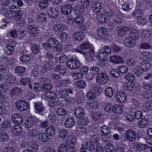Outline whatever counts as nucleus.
Instances as JSON below:
<instances>
[{"label": "nucleus", "mask_w": 152, "mask_h": 152, "mask_svg": "<svg viewBox=\"0 0 152 152\" xmlns=\"http://www.w3.org/2000/svg\"><path fill=\"white\" fill-rule=\"evenodd\" d=\"M85 114V111L81 107H77L75 110L74 114L77 118H82L84 116Z\"/></svg>", "instance_id": "10"}, {"label": "nucleus", "mask_w": 152, "mask_h": 152, "mask_svg": "<svg viewBox=\"0 0 152 152\" xmlns=\"http://www.w3.org/2000/svg\"><path fill=\"white\" fill-rule=\"evenodd\" d=\"M143 12L142 10L138 9L135 10L132 14L133 16L136 18L140 17L142 15Z\"/></svg>", "instance_id": "48"}, {"label": "nucleus", "mask_w": 152, "mask_h": 152, "mask_svg": "<svg viewBox=\"0 0 152 152\" xmlns=\"http://www.w3.org/2000/svg\"><path fill=\"white\" fill-rule=\"evenodd\" d=\"M110 60L111 62L115 64L122 63L124 61L122 58L119 56L116 55H114L111 57Z\"/></svg>", "instance_id": "18"}, {"label": "nucleus", "mask_w": 152, "mask_h": 152, "mask_svg": "<svg viewBox=\"0 0 152 152\" xmlns=\"http://www.w3.org/2000/svg\"><path fill=\"white\" fill-rule=\"evenodd\" d=\"M69 145L67 143L60 145L58 148V152H68Z\"/></svg>", "instance_id": "31"}, {"label": "nucleus", "mask_w": 152, "mask_h": 152, "mask_svg": "<svg viewBox=\"0 0 152 152\" xmlns=\"http://www.w3.org/2000/svg\"><path fill=\"white\" fill-rule=\"evenodd\" d=\"M9 86L6 83H3L0 86V90L1 92H5L9 90Z\"/></svg>", "instance_id": "55"}, {"label": "nucleus", "mask_w": 152, "mask_h": 152, "mask_svg": "<svg viewBox=\"0 0 152 152\" xmlns=\"http://www.w3.org/2000/svg\"><path fill=\"white\" fill-rule=\"evenodd\" d=\"M39 140L42 142H47L50 140V137L45 133L40 134L38 137Z\"/></svg>", "instance_id": "22"}, {"label": "nucleus", "mask_w": 152, "mask_h": 152, "mask_svg": "<svg viewBox=\"0 0 152 152\" xmlns=\"http://www.w3.org/2000/svg\"><path fill=\"white\" fill-rule=\"evenodd\" d=\"M12 120L14 123L19 124H22L23 121L21 115L18 114H15L13 115Z\"/></svg>", "instance_id": "13"}, {"label": "nucleus", "mask_w": 152, "mask_h": 152, "mask_svg": "<svg viewBox=\"0 0 152 152\" xmlns=\"http://www.w3.org/2000/svg\"><path fill=\"white\" fill-rule=\"evenodd\" d=\"M49 15L52 18H57L58 15V10L54 8H51L48 11Z\"/></svg>", "instance_id": "19"}, {"label": "nucleus", "mask_w": 152, "mask_h": 152, "mask_svg": "<svg viewBox=\"0 0 152 152\" xmlns=\"http://www.w3.org/2000/svg\"><path fill=\"white\" fill-rule=\"evenodd\" d=\"M39 27L34 24L29 25L27 26L28 31L33 37L36 36L39 32Z\"/></svg>", "instance_id": "7"}, {"label": "nucleus", "mask_w": 152, "mask_h": 152, "mask_svg": "<svg viewBox=\"0 0 152 152\" xmlns=\"http://www.w3.org/2000/svg\"><path fill=\"white\" fill-rule=\"evenodd\" d=\"M38 19L42 22H44L47 19L46 14L44 13H40L38 15Z\"/></svg>", "instance_id": "59"}, {"label": "nucleus", "mask_w": 152, "mask_h": 152, "mask_svg": "<svg viewBox=\"0 0 152 152\" xmlns=\"http://www.w3.org/2000/svg\"><path fill=\"white\" fill-rule=\"evenodd\" d=\"M126 98L125 93L122 91H119L116 94V99L117 101L120 103L124 102Z\"/></svg>", "instance_id": "9"}, {"label": "nucleus", "mask_w": 152, "mask_h": 152, "mask_svg": "<svg viewBox=\"0 0 152 152\" xmlns=\"http://www.w3.org/2000/svg\"><path fill=\"white\" fill-rule=\"evenodd\" d=\"M113 112L117 114H120L123 111V108L121 105L115 104L112 107Z\"/></svg>", "instance_id": "23"}, {"label": "nucleus", "mask_w": 152, "mask_h": 152, "mask_svg": "<svg viewBox=\"0 0 152 152\" xmlns=\"http://www.w3.org/2000/svg\"><path fill=\"white\" fill-rule=\"evenodd\" d=\"M142 88L149 91H152V85L149 83L143 82L141 85Z\"/></svg>", "instance_id": "43"}, {"label": "nucleus", "mask_w": 152, "mask_h": 152, "mask_svg": "<svg viewBox=\"0 0 152 152\" xmlns=\"http://www.w3.org/2000/svg\"><path fill=\"white\" fill-rule=\"evenodd\" d=\"M34 123V119L32 118H28L26 121L25 124L26 127L30 128L32 126Z\"/></svg>", "instance_id": "50"}, {"label": "nucleus", "mask_w": 152, "mask_h": 152, "mask_svg": "<svg viewBox=\"0 0 152 152\" xmlns=\"http://www.w3.org/2000/svg\"><path fill=\"white\" fill-rule=\"evenodd\" d=\"M128 29L126 27H123L120 28L118 34L120 36H122L124 35L126 32L128 31Z\"/></svg>", "instance_id": "62"}, {"label": "nucleus", "mask_w": 152, "mask_h": 152, "mask_svg": "<svg viewBox=\"0 0 152 152\" xmlns=\"http://www.w3.org/2000/svg\"><path fill=\"white\" fill-rule=\"evenodd\" d=\"M58 137L61 139H65L67 135V132L64 129L60 130L58 132Z\"/></svg>", "instance_id": "41"}, {"label": "nucleus", "mask_w": 152, "mask_h": 152, "mask_svg": "<svg viewBox=\"0 0 152 152\" xmlns=\"http://www.w3.org/2000/svg\"><path fill=\"white\" fill-rule=\"evenodd\" d=\"M48 42L49 45L53 47L56 46L58 42L56 40L52 38H49L48 40Z\"/></svg>", "instance_id": "53"}, {"label": "nucleus", "mask_w": 152, "mask_h": 152, "mask_svg": "<svg viewBox=\"0 0 152 152\" xmlns=\"http://www.w3.org/2000/svg\"><path fill=\"white\" fill-rule=\"evenodd\" d=\"M80 48L82 50H85L88 49L89 51H90V49L91 48H93L92 47H90L88 43L86 42H84L80 46Z\"/></svg>", "instance_id": "61"}, {"label": "nucleus", "mask_w": 152, "mask_h": 152, "mask_svg": "<svg viewBox=\"0 0 152 152\" xmlns=\"http://www.w3.org/2000/svg\"><path fill=\"white\" fill-rule=\"evenodd\" d=\"M35 111L37 113H39L43 112L44 110V108L42 104L38 102L35 104Z\"/></svg>", "instance_id": "26"}, {"label": "nucleus", "mask_w": 152, "mask_h": 152, "mask_svg": "<svg viewBox=\"0 0 152 152\" xmlns=\"http://www.w3.org/2000/svg\"><path fill=\"white\" fill-rule=\"evenodd\" d=\"M76 51V52L80 53L84 55L86 59L89 61H92L93 58L94 56V49L93 48H91L90 51L87 53L79 49H77Z\"/></svg>", "instance_id": "4"}, {"label": "nucleus", "mask_w": 152, "mask_h": 152, "mask_svg": "<svg viewBox=\"0 0 152 152\" xmlns=\"http://www.w3.org/2000/svg\"><path fill=\"white\" fill-rule=\"evenodd\" d=\"M75 121L72 117L68 118L65 123V125L67 128H71L75 124Z\"/></svg>", "instance_id": "25"}, {"label": "nucleus", "mask_w": 152, "mask_h": 152, "mask_svg": "<svg viewBox=\"0 0 152 152\" xmlns=\"http://www.w3.org/2000/svg\"><path fill=\"white\" fill-rule=\"evenodd\" d=\"M97 19L98 22L102 24L105 23L106 20L105 16L101 14H99L97 15Z\"/></svg>", "instance_id": "37"}, {"label": "nucleus", "mask_w": 152, "mask_h": 152, "mask_svg": "<svg viewBox=\"0 0 152 152\" xmlns=\"http://www.w3.org/2000/svg\"><path fill=\"white\" fill-rule=\"evenodd\" d=\"M50 64L49 62L44 61L42 65V69L41 72L42 73L46 72L48 69H49Z\"/></svg>", "instance_id": "33"}, {"label": "nucleus", "mask_w": 152, "mask_h": 152, "mask_svg": "<svg viewBox=\"0 0 152 152\" xmlns=\"http://www.w3.org/2000/svg\"><path fill=\"white\" fill-rule=\"evenodd\" d=\"M76 130L77 132L82 135L86 134L87 132V129L85 127L77 126Z\"/></svg>", "instance_id": "39"}, {"label": "nucleus", "mask_w": 152, "mask_h": 152, "mask_svg": "<svg viewBox=\"0 0 152 152\" xmlns=\"http://www.w3.org/2000/svg\"><path fill=\"white\" fill-rule=\"evenodd\" d=\"M25 70L26 69L24 67L20 66L17 67L15 69V71L16 72L19 73H24Z\"/></svg>", "instance_id": "63"}, {"label": "nucleus", "mask_w": 152, "mask_h": 152, "mask_svg": "<svg viewBox=\"0 0 152 152\" xmlns=\"http://www.w3.org/2000/svg\"><path fill=\"white\" fill-rule=\"evenodd\" d=\"M115 149L114 146L110 142L107 143L104 148V150L106 152H113Z\"/></svg>", "instance_id": "27"}, {"label": "nucleus", "mask_w": 152, "mask_h": 152, "mask_svg": "<svg viewBox=\"0 0 152 152\" xmlns=\"http://www.w3.org/2000/svg\"><path fill=\"white\" fill-rule=\"evenodd\" d=\"M8 45L5 48V51L7 55H10L14 52L16 43L15 41L11 40L8 41Z\"/></svg>", "instance_id": "3"}, {"label": "nucleus", "mask_w": 152, "mask_h": 152, "mask_svg": "<svg viewBox=\"0 0 152 152\" xmlns=\"http://www.w3.org/2000/svg\"><path fill=\"white\" fill-rule=\"evenodd\" d=\"M100 130L103 134L108 135L111 132L110 129L108 126L104 125L100 128Z\"/></svg>", "instance_id": "35"}, {"label": "nucleus", "mask_w": 152, "mask_h": 152, "mask_svg": "<svg viewBox=\"0 0 152 152\" xmlns=\"http://www.w3.org/2000/svg\"><path fill=\"white\" fill-rule=\"evenodd\" d=\"M12 131L13 133L15 135H19L22 132V127L19 125L15 126L12 128Z\"/></svg>", "instance_id": "32"}, {"label": "nucleus", "mask_w": 152, "mask_h": 152, "mask_svg": "<svg viewBox=\"0 0 152 152\" xmlns=\"http://www.w3.org/2000/svg\"><path fill=\"white\" fill-rule=\"evenodd\" d=\"M74 39L77 41H80L83 39L84 37L83 34L81 32L76 31L73 35Z\"/></svg>", "instance_id": "28"}, {"label": "nucleus", "mask_w": 152, "mask_h": 152, "mask_svg": "<svg viewBox=\"0 0 152 152\" xmlns=\"http://www.w3.org/2000/svg\"><path fill=\"white\" fill-rule=\"evenodd\" d=\"M129 38H126L124 40V44L128 47L131 48L134 47L135 45V41Z\"/></svg>", "instance_id": "24"}, {"label": "nucleus", "mask_w": 152, "mask_h": 152, "mask_svg": "<svg viewBox=\"0 0 152 152\" xmlns=\"http://www.w3.org/2000/svg\"><path fill=\"white\" fill-rule=\"evenodd\" d=\"M124 140H128L130 142L134 141L136 139L135 132L131 129L127 130L125 134Z\"/></svg>", "instance_id": "5"}, {"label": "nucleus", "mask_w": 152, "mask_h": 152, "mask_svg": "<svg viewBox=\"0 0 152 152\" xmlns=\"http://www.w3.org/2000/svg\"><path fill=\"white\" fill-rule=\"evenodd\" d=\"M56 129L53 126L49 125L46 127L45 132L49 136H52L55 133Z\"/></svg>", "instance_id": "21"}, {"label": "nucleus", "mask_w": 152, "mask_h": 152, "mask_svg": "<svg viewBox=\"0 0 152 152\" xmlns=\"http://www.w3.org/2000/svg\"><path fill=\"white\" fill-rule=\"evenodd\" d=\"M92 143L88 141L86 144V147L87 149L90 151H93L94 149V146Z\"/></svg>", "instance_id": "58"}, {"label": "nucleus", "mask_w": 152, "mask_h": 152, "mask_svg": "<svg viewBox=\"0 0 152 152\" xmlns=\"http://www.w3.org/2000/svg\"><path fill=\"white\" fill-rule=\"evenodd\" d=\"M97 31L98 35L101 39H104L107 37V31L104 27L99 28L97 29Z\"/></svg>", "instance_id": "12"}, {"label": "nucleus", "mask_w": 152, "mask_h": 152, "mask_svg": "<svg viewBox=\"0 0 152 152\" xmlns=\"http://www.w3.org/2000/svg\"><path fill=\"white\" fill-rule=\"evenodd\" d=\"M108 79L107 75L105 73L99 74L96 77V83L99 85H102L106 83Z\"/></svg>", "instance_id": "1"}, {"label": "nucleus", "mask_w": 152, "mask_h": 152, "mask_svg": "<svg viewBox=\"0 0 152 152\" xmlns=\"http://www.w3.org/2000/svg\"><path fill=\"white\" fill-rule=\"evenodd\" d=\"M66 143H71L75 144L76 142V138L75 136L73 135L68 136L66 139Z\"/></svg>", "instance_id": "42"}, {"label": "nucleus", "mask_w": 152, "mask_h": 152, "mask_svg": "<svg viewBox=\"0 0 152 152\" xmlns=\"http://www.w3.org/2000/svg\"><path fill=\"white\" fill-rule=\"evenodd\" d=\"M50 0H41L39 3V7L41 8L44 9L47 8Z\"/></svg>", "instance_id": "30"}, {"label": "nucleus", "mask_w": 152, "mask_h": 152, "mask_svg": "<svg viewBox=\"0 0 152 152\" xmlns=\"http://www.w3.org/2000/svg\"><path fill=\"white\" fill-rule=\"evenodd\" d=\"M75 85L79 89L83 88L86 86L85 83L83 80H79L77 81L75 83Z\"/></svg>", "instance_id": "52"}, {"label": "nucleus", "mask_w": 152, "mask_h": 152, "mask_svg": "<svg viewBox=\"0 0 152 152\" xmlns=\"http://www.w3.org/2000/svg\"><path fill=\"white\" fill-rule=\"evenodd\" d=\"M66 60V56L62 53L57 54L55 57V60L58 63H63Z\"/></svg>", "instance_id": "15"}, {"label": "nucleus", "mask_w": 152, "mask_h": 152, "mask_svg": "<svg viewBox=\"0 0 152 152\" xmlns=\"http://www.w3.org/2000/svg\"><path fill=\"white\" fill-rule=\"evenodd\" d=\"M88 122V120L86 118L80 119L77 122L78 125H86Z\"/></svg>", "instance_id": "60"}, {"label": "nucleus", "mask_w": 152, "mask_h": 152, "mask_svg": "<svg viewBox=\"0 0 152 152\" xmlns=\"http://www.w3.org/2000/svg\"><path fill=\"white\" fill-rule=\"evenodd\" d=\"M105 94L107 97H111L113 94L112 88L110 87L107 88L105 90Z\"/></svg>", "instance_id": "44"}, {"label": "nucleus", "mask_w": 152, "mask_h": 152, "mask_svg": "<svg viewBox=\"0 0 152 152\" xmlns=\"http://www.w3.org/2000/svg\"><path fill=\"white\" fill-rule=\"evenodd\" d=\"M20 8L18 6L15 5H12L10 7V11L13 13H18L20 12Z\"/></svg>", "instance_id": "51"}, {"label": "nucleus", "mask_w": 152, "mask_h": 152, "mask_svg": "<svg viewBox=\"0 0 152 152\" xmlns=\"http://www.w3.org/2000/svg\"><path fill=\"white\" fill-rule=\"evenodd\" d=\"M9 136L7 134L4 132H0V140L3 142L7 141L8 140Z\"/></svg>", "instance_id": "38"}, {"label": "nucleus", "mask_w": 152, "mask_h": 152, "mask_svg": "<svg viewBox=\"0 0 152 152\" xmlns=\"http://www.w3.org/2000/svg\"><path fill=\"white\" fill-rule=\"evenodd\" d=\"M21 92V89L18 87L13 88L11 91V94L13 96H18L20 94Z\"/></svg>", "instance_id": "34"}, {"label": "nucleus", "mask_w": 152, "mask_h": 152, "mask_svg": "<svg viewBox=\"0 0 152 152\" xmlns=\"http://www.w3.org/2000/svg\"><path fill=\"white\" fill-rule=\"evenodd\" d=\"M140 57L143 60H151L152 59V54L148 52L143 51L141 53Z\"/></svg>", "instance_id": "20"}, {"label": "nucleus", "mask_w": 152, "mask_h": 152, "mask_svg": "<svg viewBox=\"0 0 152 152\" xmlns=\"http://www.w3.org/2000/svg\"><path fill=\"white\" fill-rule=\"evenodd\" d=\"M55 71L58 72V73L62 75H64L66 72V67L61 65H58L56 66L55 68Z\"/></svg>", "instance_id": "29"}, {"label": "nucleus", "mask_w": 152, "mask_h": 152, "mask_svg": "<svg viewBox=\"0 0 152 152\" xmlns=\"http://www.w3.org/2000/svg\"><path fill=\"white\" fill-rule=\"evenodd\" d=\"M150 67V64L147 61H145L140 63L139 65L137 66V69L138 71L140 70L143 72L149 69Z\"/></svg>", "instance_id": "8"}, {"label": "nucleus", "mask_w": 152, "mask_h": 152, "mask_svg": "<svg viewBox=\"0 0 152 152\" xmlns=\"http://www.w3.org/2000/svg\"><path fill=\"white\" fill-rule=\"evenodd\" d=\"M58 102L60 105H62L63 106H66L68 104V101L66 98L64 97L59 98L58 99Z\"/></svg>", "instance_id": "46"}, {"label": "nucleus", "mask_w": 152, "mask_h": 152, "mask_svg": "<svg viewBox=\"0 0 152 152\" xmlns=\"http://www.w3.org/2000/svg\"><path fill=\"white\" fill-rule=\"evenodd\" d=\"M66 66L70 69H77L80 67V64L77 59L72 58L67 61Z\"/></svg>", "instance_id": "6"}, {"label": "nucleus", "mask_w": 152, "mask_h": 152, "mask_svg": "<svg viewBox=\"0 0 152 152\" xmlns=\"http://www.w3.org/2000/svg\"><path fill=\"white\" fill-rule=\"evenodd\" d=\"M45 96L48 99H55L57 98L56 95L53 92L48 91L45 93Z\"/></svg>", "instance_id": "36"}, {"label": "nucleus", "mask_w": 152, "mask_h": 152, "mask_svg": "<svg viewBox=\"0 0 152 152\" xmlns=\"http://www.w3.org/2000/svg\"><path fill=\"white\" fill-rule=\"evenodd\" d=\"M54 31L57 32H60L65 30L68 29L67 26L63 24H58L56 25L54 27Z\"/></svg>", "instance_id": "14"}, {"label": "nucleus", "mask_w": 152, "mask_h": 152, "mask_svg": "<svg viewBox=\"0 0 152 152\" xmlns=\"http://www.w3.org/2000/svg\"><path fill=\"white\" fill-rule=\"evenodd\" d=\"M140 37V33L139 31L136 29H133L132 30L129 34V37L132 40L138 39Z\"/></svg>", "instance_id": "16"}, {"label": "nucleus", "mask_w": 152, "mask_h": 152, "mask_svg": "<svg viewBox=\"0 0 152 152\" xmlns=\"http://www.w3.org/2000/svg\"><path fill=\"white\" fill-rule=\"evenodd\" d=\"M89 104L90 107L94 109H96L98 107V103L95 100L92 101Z\"/></svg>", "instance_id": "64"}, {"label": "nucleus", "mask_w": 152, "mask_h": 152, "mask_svg": "<svg viewBox=\"0 0 152 152\" xmlns=\"http://www.w3.org/2000/svg\"><path fill=\"white\" fill-rule=\"evenodd\" d=\"M91 8L94 12H98L100 11L102 7L100 3L98 1L94 2L92 4Z\"/></svg>", "instance_id": "17"}, {"label": "nucleus", "mask_w": 152, "mask_h": 152, "mask_svg": "<svg viewBox=\"0 0 152 152\" xmlns=\"http://www.w3.org/2000/svg\"><path fill=\"white\" fill-rule=\"evenodd\" d=\"M75 20V23L78 24H82L84 21L83 17L80 15H78L76 17Z\"/></svg>", "instance_id": "56"}, {"label": "nucleus", "mask_w": 152, "mask_h": 152, "mask_svg": "<svg viewBox=\"0 0 152 152\" xmlns=\"http://www.w3.org/2000/svg\"><path fill=\"white\" fill-rule=\"evenodd\" d=\"M72 10V7L70 4H67L63 6L61 9V13L64 15H69Z\"/></svg>", "instance_id": "11"}, {"label": "nucleus", "mask_w": 152, "mask_h": 152, "mask_svg": "<svg viewBox=\"0 0 152 152\" xmlns=\"http://www.w3.org/2000/svg\"><path fill=\"white\" fill-rule=\"evenodd\" d=\"M99 136L97 134H93L91 135L90 137L89 141L92 143H96L99 140Z\"/></svg>", "instance_id": "49"}, {"label": "nucleus", "mask_w": 152, "mask_h": 152, "mask_svg": "<svg viewBox=\"0 0 152 152\" xmlns=\"http://www.w3.org/2000/svg\"><path fill=\"white\" fill-rule=\"evenodd\" d=\"M69 93L72 94V90L68 89H63L59 91V94L63 96H67Z\"/></svg>", "instance_id": "40"}, {"label": "nucleus", "mask_w": 152, "mask_h": 152, "mask_svg": "<svg viewBox=\"0 0 152 152\" xmlns=\"http://www.w3.org/2000/svg\"><path fill=\"white\" fill-rule=\"evenodd\" d=\"M148 123V120L145 118L141 119L138 123V125L141 128H143L145 127Z\"/></svg>", "instance_id": "45"}, {"label": "nucleus", "mask_w": 152, "mask_h": 152, "mask_svg": "<svg viewBox=\"0 0 152 152\" xmlns=\"http://www.w3.org/2000/svg\"><path fill=\"white\" fill-rule=\"evenodd\" d=\"M134 86V84L133 83L128 82L124 84L123 88L124 90H132Z\"/></svg>", "instance_id": "47"}, {"label": "nucleus", "mask_w": 152, "mask_h": 152, "mask_svg": "<svg viewBox=\"0 0 152 152\" xmlns=\"http://www.w3.org/2000/svg\"><path fill=\"white\" fill-rule=\"evenodd\" d=\"M107 57V55L106 53L104 52L99 53V58L101 61L106 60Z\"/></svg>", "instance_id": "57"}, {"label": "nucleus", "mask_w": 152, "mask_h": 152, "mask_svg": "<svg viewBox=\"0 0 152 152\" xmlns=\"http://www.w3.org/2000/svg\"><path fill=\"white\" fill-rule=\"evenodd\" d=\"M15 106L18 109L21 111L27 110L28 107V103L23 100L17 101L15 103Z\"/></svg>", "instance_id": "2"}, {"label": "nucleus", "mask_w": 152, "mask_h": 152, "mask_svg": "<svg viewBox=\"0 0 152 152\" xmlns=\"http://www.w3.org/2000/svg\"><path fill=\"white\" fill-rule=\"evenodd\" d=\"M31 50L33 53L36 54L39 53L40 51L39 46L36 44H34L31 47Z\"/></svg>", "instance_id": "54"}]
</instances>
